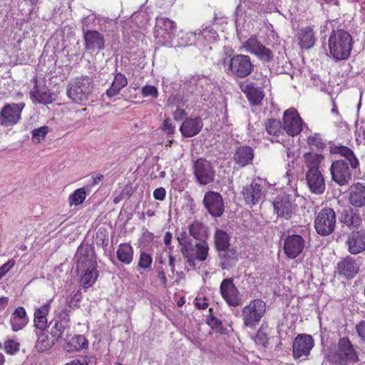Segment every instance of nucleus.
Returning a JSON list of instances; mask_svg holds the SVG:
<instances>
[{
  "mask_svg": "<svg viewBox=\"0 0 365 365\" xmlns=\"http://www.w3.org/2000/svg\"><path fill=\"white\" fill-rule=\"evenodd\" d=\"M266 312V303L261 299L251 300L242 309L243 325L245 327L255 329Z\"/></svg>",
  "mask_w": 365,
  "mask_h": 365,
  "instance_id": "39448f33",
  "label": "nucleus"
},
{
  "mask_svg": "<svg viewBox=\"0 0 365 365\" xmlns=\"http://www.w3.org/2000/svg\"><path fill=\"white\" fill-rule=\"evenodd\" d=\"M340 221L348 227H357L361 224L359 212L351 207H345L340 216Z\"/></svg>",
  "mask_w": 365,
  "mask_h": 365,
  "instance_id": "72a5a7b5",
  "label": "nucleus"
},
{
  "mask_svg": "<svg viewBox=\"0 0 365 365\" xmlns=\"http://www.w3.org/2000/svg\"><path fill=\"white\" fill-rule=\"evenodd\" d=\"M356 330L361 341L365 344V321H360L356 325Z\"/></svg>",
  "mask_w": 365,
  "mask_h": 365,
  "instance_id": "4d7b16f0",
  "label": "nucleus"
},
{
  "mask_svg": "<svg viewBox=\"0 0 365 365\" xmlns=\"http://www.w3.org/2000/svg\"><path fill=\"white\" fill-rule=\"evenodd\" d=\"M327 360L334 365H349L359 361V356L351 341L341 337L334 351L327 354Z\"/></svg>",
  "mask_w": 365,
  "mask_h": 365,
  "instance_id": "7ed1b4c3",
  "label": "nucleus"
},
{
  "mask_svg": "<svg viewBox=\"0 0 365 365\" xmlns=\"http://www.w3.org/2000/svg\"><path fill=\"white\" fill-rule=\"evenodd\" d=\"M203 205L207 212L213 217H221L225 210L222 195L215 191H207L203 198Z\"/></svg>",
  "mask_w": 365,
  "mask_h": 365,
  "instance_id": "6ab92c4d",
  "label": "nucleus"
},
{
  "mask_svg": "<svg viewBox=\"0 0 365 365\" xmlns=\"http://www.w3.org/2000/svg\"><path fill=\"white\" fill-rule=\"evenodd\" d=\"M255 152L249 145H242L236 148L234 154V161L241 167H245L252 163Z\"/></svg>",
  "mask_w": 365,
  "mask_h": 365,
  "instance_id": "c85d7f7f",
  "label": "nucleus"
},
{
  "mask_svg": "<svg viewBox=\"0 0 365 365\" xmlns=\"http://www.w3.org/2000/svg\"><path fill=\"white\" fill-rule=\"evenodd\" d=\"M185 115V110L180 108H177L176 110L173 112V118L177 121L182 120Z\"/></svg>",
  "mask_w": 365,
  "mask_h": 365,
  "instance_id": "680f3d73",
  "label": "nucleus"
},
{
  "mask_svg": "<svg viewBox=\"0 0 365 365\" xmlns=\"http://www.w3.org/2000/svg\"><path fill=\"white\" fill-rule=\"evenodd\" d=\"M189 234L196 240H200L205 234V229L204 225L199 221H194L189 225Z\"/></svg>",
  "mask_w": 365,
  "mask_h": 365,
  "instance_id": "a18cd8bd",
  "label": "nucleus"
},
{
  "mask_svg": "<svg viewBox=\"0 0 365 365\" xmlns=\"http://www.w3.org/2000/svg\"><path fill=\"white\" fill-rule=\"evenodd\" d=\"M264 187L260 178L254 179L250 184L243 187L241 194L247 205L257 204L262 198Z\"/></svg>",
  "mask_w": 365,
  "mask_h": 365,
  "instance_id": "f8f14e48",
  "label": "nucleus"
},
{
  "mask_svg": "<svg viewBox=\"0 0 365 365\" xmlns=\"http://www.w3.org/2000/svg\"><path fill=\"white\" fill-rule=\"evenodd\" d=\"M304 247L305 241L300 235H289L284 240V252L289 259H295L299 256Z\"/></svg>",
  "mask_w": 365,
  "mask_h": 365,
  "instance_id": "a211bd4d",
  "label": "nucleus"
},
{
  "mask_svg": "<svg viewBox=\"0 0 365 365\" xmlns=\"http://www.w3.org/2000/svg\"><path fill=\"white\" fill-rule=\"evenodd\" d=\"M337 272L340 276H344L346 279L354 278L359 272V267L356 260L346 256L337 263Z\"/></svg>",
  "mask_w": 365,
  "mask_h": 365,
  "instance_id": "cd10ccee",
  "label": "nucleus"
},
{
  "mask_svg": "<svg viewBox=\"0 0 365 365\" xmlns=\"http://www.w3.org/2000/svg\"><path fill=\"white\" fill-rule=\"evenodd\" d=\"M128 84V79L122 73H117L112 81L110 87L106 90V95L111 98L116 96L120 91L125 88Z\"/></svg>",
  "mask_w": 365,
  "mask_h": 365,
  "instance_id": "f704fd0d",
  "label": "nucleus"
},
{
  "mask_svg": "<svg viewBox=\"0 0 365 365\" xmlns=\"http://www.w3.org/2000/svg\"><path fill=\"white\" fill-rule=\"evenodd\" d=\"M116 256L122 264L125 265L130 264L133 260V247L130 243H121L117 249Z\"/></svg>",
  "mask_w": 365,
  "mask_h": 365,
  "instance_id": "c9c22d12",
  "label": "nucleus"
},
{
  "mask_svg": "<svg viewBox=\"0 0 365 365\" xmlns=\"http://www.w3.org/2000/svg\"><path fill=\"white\" fill-rule=\"evenodd\" d=\"M346 245L351 255L365 251V229L351 232L348 236Z\"/></svg>",
  "mask_w": 365,
  "mask_h": 365,
  "instance_id": "4be33fe9",
  "label": "nucleus"
},
{
  "mask_svg": "<svg viewBox=\"0 0 365 365\" xmlns=\"http://www.w3.org/2000/svg\"><path fill=\"white\" fill-rule=\"evenodd\" d=\"M255 341L257 344H261L264 347H267L269 345V338L267 334L259 329L255 335Z\"/></svg>",
  "mask_w": 365,
  "mask_h": 365,
  "instance_id": "603ef678",
  "label": "nucleus"
},
{
  "mask_svg": "<svg viewBox=\"0 0 365 365\" xmlns=\"http://www.w3.org/2000/svg\"><path fill=\"white\" fill-rule=\"evenodd\" d=\"M305 177L311 192L316 195L324 193L326 188L325 180L319 170H307Z\"/></svg>",
  "mask_w": 365,
  "mask_h": 365,
  "instance_id": "412c9836",
  "label": "nucleus"
},
{
  "mask_svg": "<svg viewBox=\"0 0 365 365\" xmlns=\"http://www.w3.org/2000/svg\"><path fill=\"white\" fill-rule=\"evenodd\" d=\"M153 263V258L150 255L141 252L138 262V267L139 268L147 269L151 267Z\"/></svg>",
  "mask_w": 365,
  "mask_h": 365,
  "instance_id": "09e8293b",
  "label": "nucleus"
},
{
  "mask_svg": "<svg viewBox=\"0 0 365 365\" xmlns=\"http://www.w3.org/2000/svg\"><path fill=\"white\" fill-rule=\"evenodd\" d=\"M51 301L36 309L34 313V324L36 329L45 331L48 328L47 317L51 310Z\"/></svg>",
  "mask_w": 365,
  "mask_h": 365,
  "instance_id": "c756f323",
  "label": "nucleus"
},
{
  "mask_svg": "<svg viewBox=\"0 0 365 365\" xmlns=\"http://www.w3.org/2000/svg\"><path fill=\"white\" fill-rule=\"evenodd\" d=\"M88 347V341L87 339L83 335H75L71 338L69 342L67 343L66 349L68 352L80 351L82 349H86Z\"/></svg>",
  "mask_w": 365,
  "mask_h": 365,
  "instance_id": "58836bf2",
  "label": "nucleus"
},
{
  "mask_svg": "<svg viewBox=\"0 0 365 365\" xmlns=\"http://www.w3.org/2000/svg\"><path fill=\"white\" fill-rule=\"evenodd\" d=\"M176 238L180 246V251L190 267H195V261L204 262L208 257L210 247L206 241L194 245L185 231L178 234Z\"/></svg>",
  "mask_w": 365,
  "mask_h": 365,
  "instance_id": "f257e3e1",
  "label": "nucleus"
},
{
  "mask_svg": "<svg viewBox=\"0 0 365 365\" xmlns=\"http://www.w3.org/2000/svg\"><path fill=\"white\" fill-rule=\"evenodd\" d=\"M84 48L87 51H102L105 48V38L97 31L88 30L83 34Z\"/></svg>",
  "mask_w": 365,
  "mask_h": 365,
  "instance_id": "b1692460",
  "label": "nucleus"
},
{
  "mask_svg": "<svg viewBox=\"0 0 365 365\" xmlns=\"http://www.w3.org/2000/svg\"><path fill=\"white\" fill-rule=\"evenodd\" d=\"M336 222V213L331 207H322L315 213L314 229L321 236L331 235L334 230Z\"/></svg>",
  "mask_w": 365,
  "mask_h": 365,
  "instance_id": "423d86ee",
  "label": "nucleus"
},
{
  "mask_svg": "<svg viewBox=\"0 0 365 365\" xmlns=\"http://www.w3.org/2000/svg\"><path fill=\"white\" fill-rule=\"evenodd\" d=\"M330 172L332 180L341 186L349 184L351 180V169L344 160H334L330 167Z\"/></svg>",
  "mask_w": 365,
  "mask_h": 365,
  "instance_id": "f3484780",
  "label": "nucleus"
},
{
  "mask_svg": "<svg viewBox=\"0 0 365 365\" xmlns=\"http://www.w3.org/2000/svg\"><path fill=\"white\" fill-rule=\"evenodd\" d=\"M222 252L223 253L220 254L221 267L222 269H228L237 262V252L234 249H230V247Z\"/></svg>",
  "mask_w": 365,
  "mask_h": 365,
  "instance_id": "a19ab883",
  "label": "nucleus"
},
{
  "mask_svg": "<svg viewBox=\"0 0 365 365\" xmlns=\"http://www.w3.org/2000/svg\"><path fill=\"white\" fill-rule=\"evenodd\" d=\"M328 46L331 56L336 60H346L353 48V40L349 32L343 29L333 30Z\"/></svg>",
  "mask_w": 365,
  "mask_h": 365,
  "instance_id": "f03ea898",
  "label": "nucleus"
},
{
  "mask_svg": "<svg viewBox=\"0 0 365 365\" xmlns=\"http://www.w3.org/2000/svg\"><path fill=\"white\" fill-rule=\"evenodd\" d=\"M92 178V185H98L102 180L103 179V175L101 174H97L96 175H93Z\"/></svg>",
  "mask_w": 365,
  "mask_h": 365,
  "instance_id": "0e129e2a",
  "label": "nucleus"
},
{
  "mask_svg": "<svg viewBox=\"0 0 365 365\" xmlns=\"http://www.w3.org/2000/svg\"><path fill=\"white\" fill-rule=\"evenodd\" d=\"M307 170H319V166L324 157L321 154L308 153L304 155Z\"/></svg>",
  "mask_w": 365,
  "mask_h": 365,
  "instance_id": "79ce46f5",
  "label": "nucleus"
},
{
  "mask_svg": "<svg viewBox=\"0 0 365 365\" xmlns=\"http://www.w3.org/2000/svg\"><path fill=\"white\" fill-rule=\"evenodd\" d=\"M158 277L160 280L161 284L164 288H167L168 287V280L165 275V273L163 270H160L158 273Z\"/></svg>",
  "mask_w": 365,
  "mask_h": 365,
  "instance_id": "e2e57ef3",
  "label": "nucleus"
},
{
  "mask_svg": "<svg viewBox=\"0 0 365 365\" xmlns=\"http://www.w3.org/2000/svg\"><path fill=\"white\" fill-rule=\"evenodd\" d=\"M330 153L344 157L349 163L350 167L352 169H356L359 165V160L353 150L347 146L334 145L330 147Z\"/></svg>",
  "mask_w": 365,
  "mask_h": 365,
  "instance_id": "473e14b6",
  "label": "nucleus"
},
{
  "mask_svg": "<svg viewBox=\"0 0 365 365\" xmlns=\"http://www.w3.org/2000/svg\"><path fill=\"white\" fill-rule=\"evenodd\" d=\"M314 341L309 334H299L294 339L292 344V356L294 359H306L314 347Z\"/></svg>",
  "mask_w": 365,
  "mask_h": 365,
  "instance_id": "ddd939ff",
  "label": "nucleus"
},
{
  "mask_svg": "<svg viewBox=\"0 0 365 365\" xmlns=\"http://www.w3.org/2000/svg\"><path fill=\"white\" fill-rule=\"evenodd\" d=\"M193 173L196 181L200 185H207L214 181L215 171L212 163L205 158H200L193 163Z\"/></svg>",
  "mask_w": 365,
  "mask_h": 365,
  "instance_id": "1a4fd4ad",
  "label": "nucleus"
},
{
  "mask_svg": "<svg viewBox=\"0 0 365 365\" xmlns=\"http://www.w3.org/2000/svg\"><path fill=\"white\" fill-rule=\"evenodd\" d=\"M48 133V127L42 126L32 131V140L34 143H40L43 140Z\"/></svg>",
  "mask_w": 365,
  "mask_h": 365,
  "instance_id": "3c124183",
  "label": "nucleus"
},
{
  "mask_svg": "<svg viewBox=\"0 0 365 365\" xmlns=\"http://www.w3.org/2000/svg\"><path fill=\"white\" fill-rule=\"evenodd\" d=\"M195 307L199 309H205L208 307L207 300L205 297L196 298L195 299Z\"/></svg>",
  "mask_w": 365,
  "mask_h": 365,
  "instance_id": "052dcab7",
  "label": "nucleus"
},
{
  "mask_svg": "<svg viewBox=\"0 0 365 365\" xmlns=\"http://www.w3.org/2000/svg\"><path fill=\"white\" fill-rule=\"evenodd\" d=\"M240 87L252 106H259L262 105L264 93L261 88L255 86L252 83L243 84Z\"/></svg>",
  "mask_w": 365,
  "mask_h": 365,
  "instance_id": "bb28decb",
  "label": "nucleus"
},
{
  "mask_svg": "<svg viewBox=\"0 0 365 365\" xmlns=\"http://www.w3.org/2000/svg\"><path fill=\"white\" fill-rule=\"evenodd\" d=\"M57 341L54 339H51L48 335L43 331L37 335L35 349L38 353H45L51 350Z\"/></svg>",
  "mask_w": 365,
  "mask_h": 365,
  "instance_id": "e433bc0d",
  "label": "nucleus"
},
{
  "mask_svg": "<svg viewBox=\"0 0 365 365\" xmlns=\"http://www.w3.org/2000/svg\"><path fill=\"white\" fill-rule=\"evenodd\" d=\"M176 27V23L173 20L167 17L158 16L155 20L154 36L162 45L172 47Z\"/></svg>",
  "mask_w": 365,
  "mask_h": 365,
  "instance_id": "0eeeda50",
  "label": "nucleus"
},
{
  "mask_svg": "<svg viewBox=\"0 0 365 365\" xmlns=\"http://www.w3.org/2000/svg\"><path fill=\"white\" fill-rule=\"evenodd\" d=\"M24 108V103L5 104L0 110V125L7 127L17 124Z\"/></svg>",
  "mask_w": 365,
  "mask_h": 365,
  "instance_id": "9d476101",
  "label": "nucleus"
},
{
  "mask_svg": "<svg viewBox=\"0 0 365 365\" xmlns=\"http://www.w3.org/2000/svg\"><path fill=\"white\" fill-rule=\"evenodd\" d=\"M87 195L88 192L86 190V187H80L75 190L68 196V203L70 207L81 205L86 200Z\"/></svg>",
  "mask_w": 365,
  "mask_h": 365,
  "instance_id": "37998d69",
  "label": "nucleus"
},
{
  "mask_svg": "<svg viewBox=\"0 0 365 365\" xmlns=\"http://www.w3.org/2000/svg\"><path fill=\"white\" fill-rule=\"evenodd\" d=\"M264 126L267 134L273 136H279L283 133V125L279 120L267 118L264 122Z\"/></svg>",
  "mask_w": 365,
  "mask_h": 365,
  "instance_id": "ea45409f",
  "label": "nucleus"
},
{
  "mask_svg": "<svg viewBox=\"0 0 365 365\" xmlns=\"http://www.w3.org/2000/svg\"><path fill=\"white\" fill-rule=\"evenodd\" d=\"M141 94L143 97L152 96L157 98L158 96V91L154 86L146 85L142 88Z\"/></svg>",
  "mask_w": 365,
  "mask_h": 365,
  "instance_id": "864d4df0",
  "label": "nucleus"
},
{
  "mask_svg": "<svg viewBox=\"0 0 365 365\" xmlns=\"http://www.w3.org/2000/svg\"><path fill=\"white\" fill-rule=\"evenodd\" d=\"M63 365H85L83 362H81L79 359H73L69 362L66 363Z\"/></svg>",
  "mask_w": 365,
  "mask_h": 365,
  "instance_id": "774afa93",
  "label": "nucleus"
},
{
  "mask_svg": "<svg viewBox=\"0 0 365 365\" xmlns=\"http://www.w3.org/2000/svg\"><path fill=\"white\" fill-rule=\"evenodd\" d=\"M298 46L301 49H309L312 48L316 42V37L314 31V26H307L300 28L297 34Z\"/></svg>",
  "mask_w": 365,
  "mask_h": 365,
  "instance_id": "a878e982",
  "label": "nucleus"
},
{
  "mask_svg": "<svg viewBox=\"0 0 365 365\" xmlns=\"http://www.w3.org/2000/svg\"><path fill=\"white\" fill-rule=\"evenodd\" d=\"M257 56L263 63H269L274 58V54L272 50L266 47L264 44L260 46V48L254 55Z\"/></svg>",
  "mask_w": 365,
  "mask_h": 365,
  "instance_id": "49530a36",
  "label": "nucleus"
},
{
  "mask_svg": "<svg viewBox=\"0 0 365 365\" xmlns=\"http://www.w3.org/2000/svg\"><path fill=\"white\" fill-rule=\"evenodd\" d=\"M214 244L218 252L227 250L230 246V235L225 231L217 229L214 234Z\"/></svg>",
  "mask_w": 365,
  "mask_h": 365,
  "instance_id": "4c0bfd02",
  "label": "nucleus"
},
{
  "mask_svg": "<svg viewBox=\"0 0 365 365\" xmlns=\"http://www.w3.org/2000/svg\"><path fill=\"white\" fill-rule=\"evenodd\" d=\"M93 89V80L88 76H81L68 83L66 94L72 102L83 104L88 99Z\"/></svg>",
  "mask_w": 365,
  "mask_h": 365,
  "instance_id": "20e7f679",
  "label": "nucleus"
},
{
  "mask_svg": "<svg viewBox=\"0 0 365 365\" xmlns=\"http://www.w3.org/2000/svg\"><path fill=\"white\" fill-rule=\"evenodd\" d=\"M232 278L224 279L220 286V292L222 299L230 307H238L241 304V297L237 287Z\"/></svg>",
  "mask_w": 365,
  "mask_h": 365,
  "instance_id": "2eb2a0df",
  "label": "nucleus"
},
{
  "mask_svg": "<svg viewBox=\"0 0 365 365\" xmlns=\"http://www.w3.org/2000/svg\"><path fill=\"white\" fill-rule=\"evenodd\" d=\"M166 196V190L164 187L156 188L153 192V197L157 200H163Z\"/></svg>",
  "mask_w": 365,
  "mask_h": 365,
  "instance_id": "bf43d9fd",
  "label": "nucleus"
},
{
  "mask_svg": "<svg viewBox=\"0 0 365 365\" xmlns=\"http://www.w3.org/2000/svg\"><path fill=\"white\" fill-rule=\"evenodd\" d=\"M78 264L86 267L80 278V283L83 289H88L96 282L98 277L96 260L92 257H87L85 259L80 258L78 259Z\"/></svg>",
  "mask_w": 365,
  "mask_h": 365,
  "instance_id": "dca6fc26",
  "label": "nucleus"
},
{
  "mask_svg": "<svg viewBox=\"0 0 365 365\" xmlns=\"http://www.w3.org/2000/svg\"><path fill=\"white\" fill-rule=\"evenodd\" d=\"M191 37H194V35L192 33H184L182 34L180 37V41H179V44L181 46H188L192 45Z\"/></svg>",
  "mask_w": 365,
  "mask_h": 365,
  "instance_id": "6e6d98bb",
  "label": "nucleus"
},
{
  "mask_svg": "<svg viewBox=\"0 0 365 365\" xmlns=\"http://www.w3.org/2000/svg\"><path fill=\"white\" fill-rule=\"evenodd\" d=\"M162 130L168 135H171L174 133V126L172 125V123L168 118L164 120L162 125Z\"/></svg>",
  "mask_w": 365,
  "mask_h": 365,
  "instance_id": "13d9d810",
  "label": "nucleus"
},
{
  "mask_svg": "<svg viewBox=\"0 0 365 365\" xmlns=\"http://www.w3.org/2000/svg\"><path fill=\"white\" fill-rule=\"evenodd\" d=\"M202 128L203 122L200 117H189L183 120L180 131L182 137L191 138L200 133Z\"/></svg>",
  "mask_w": 365,
  "mask_h": 365,
  "instance_id": "5701e85b",
  "label": "nucleus"
},
{
  "mask_svg": "<svg viewBox=\"0 0 365 365\" xmlns=\"http://www.w3.org/2000/svg\"><path fill=\"white\" fill-rule=\"evenodd\" d=\"M262 45L257 36L252 35L243 43L242 48L250 54L255 55Z\"/></svg>",
  "mask_w": 365,
  "mask_h": 365,
  "instance_id": "c03bdc74",
  "label": "nucleus"
},
{
  "mask_svg": "<svg viewBox=\"0 0 365 365\" xmlns=\"http://www.w3.org/2000/svg\"><path fill=\"white\" fill-rule=\"evenodd\" d=\"M349 202L356 208L365 207V185L356 183L351 187Z\"/></svg>",
  "mask_w": 365,
  "mask_h": 365,
  "instance_id": "7c9ffc66",
  "label": "nucleus"
},
{
  "mask_svg": "<svg viewBox=\"0 0 365 365\" xmlns=\"http://www.w3.org/2000/svg\"><path fill=\"white\" fill-rule=\"evenodd\" d=\"M297 205L292 202L288 195L277 197L273 202L274 210L278 217L291 219L297 209Z\"/></svg>",
  "mask_w": 365,
  "mask_h": 365,
  "instance_id": "aec40b11",
  "label": "nucleus"
},
{
  "mask_svg": "<svg viewBox=\"0 0 365 365\" xmlns=\"http://www.w3.org/2000/svg\"><path fill=\"white\" fill-rule=\"evenodd\" d=\"M283 130L287 135L294 136L302 130V119L297 109L292 108L286 110L283 114Z\"/></svg>",
  "mask_w": 365,
  "mask_h": 365,
  "instance_id": "4468645a",
  "label": "nucleus"
},
{
  "mask_svg": "<svg viewBox=\"0 0 365 365\" xmlns=\"http://www.w3.org/2000/svg\"><path fill=\"white\" fill-rule=\"evenodd\" d=\"M70 311L63 308L58 312H55L54 317L50 322L51 326L50 334L56 341L63 339V334L68 332L71 327Z\"/></svg>",
  "mask_w": 365,
  "mask_h": 365,
  "instance_id": "6e6552de",
  "label": "nucleus"
},
{
  "mask_svg": "<svg viewBox=\"0 0 365 365\" xmlns=\"http://www.w3.org/2000/svg\"><path fill=\"white\" fill-rule=\"evenodd\" d=\"M229 68L234 76L243 78L253 71L254 65L249 56L236 54L230 58Z\"/></svg>",
  "mask_w": 365,
  "mask_h": 365,
  "instance_id": "9b49d317",
  "label": "nucleus"
},
{
  "mask_svg": "<svg viewBox=\"0 0 365 365\" xmlns=\"http://www.w3.org/2000/svg\"><path fill=\"white\" fill-rule=\"evenodd\" d=\"M28 323L29 317L25 309L23 307L16 308L10 318L11 329L17 332L23 329Z\"/></svg>",
  "mask_w": 365,
  "mask_h": 365,
  "instance_id": "2f4dec72",
  "label": "nucleus"
},
{
  "mask_svg": "<svg viewBox=\"0 0 365 365\" xmlns=\"http://www.w3.org/2000/svg\"><path fill=\"white\" fill-rule=\"evenodd\" d=\"M19 349L20 344L14 339H8L4 344V349L9 355L15 354Z\"/></svg>",
  "mask_w": 365,
  "mask_h": 365,
  "instance_id": "8fccbe9b",
  "label": "nucleus"
},
{
  "mask_svg": "<svg viewBox=\"0 0 365 365\" xmlns=\"http://www.w3.org/2000/svg\"><path fill=\"white\" fill-rule=\"evenodd\" d=\"M15 260L11 259L0 267V277L3 278L15 265Z\"/></svg>",
  "mask_w": 365,
  "mask_h": 365,
  "instance_id": "5fc2aeb1",
  "label": "nucleus"
},
{
  "mask_svg": "<svg viewBox=\"0 0 365 365\" xmlns=\"http://www.w3.org/2000/svg\"><path fill=\"white\" fill-rule=\"evenodd\" d=\"M175 257L172 255L168 256V264L170 267L171 271L173 272L175 271Z\"/></svg>",
  "mask_w": 365,
  "mask_h": 365,
  "instance_id": "338daca9",
  "label": "nucleus"
},
{
  "mask_svg": "<svg viewBox=\"0 0 365 365\" xmlns=\"http://www.w3.org/2000/svg\"><path fill=\"white\" fill-rule=\"evenodd\" d=\"M173 235L170 232H166L164 235V243L165 245H169L171 242Z\"/></svg>",
  "mask_w": 365,
  "mask_h": 365,
  "instance_id": "69168bd1",
  "label": "nucleus"
},
{
  "mask_svg": "<svg viewBox=\"0 0 365 365\" xmlns=\"http://www.w3.org/2000/svg\"><path fill=\"white\" fill-rule=\"evenodd\" d=\"M34 88L30 91L29 96L33 103L39 104H48L52 102L51 96L48 88L45 86H40L36 77L32 79Z\"/></svg>",
  "mask_w": 365,
  "mask_h": 365,
  "instance_id": "393cba45",
  "label": "nucleus"
},
{
  "mask_svg": "<svg viewBox=\"0 0 365 365\" xmlns=\"http://www.w3.org/2000/svg\"><path fill=\"white\" fill-rule=\"evenodd\" d=\"M307 143L312 149L322 150L326 147V143L319 135H314L307 138Z\"/></svg>",
  "mask_w": 365,
  "mask_h": 365,
  "instance_id": "de8ad7c7",
  "label": "nucleus"
}]
</instances>
